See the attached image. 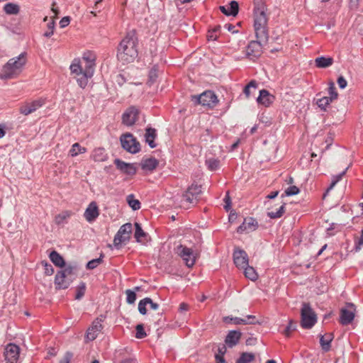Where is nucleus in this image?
I'll use <instances>...</instances> for the list:
<instances>
[{"label": "nucleus", "mask_w": 363, "mask_h": 363, "mask_svg": "<svg viewBox=\"0 0 363 363\" xmlns=\"http://www.w3.org/2000/svg\"><path fill=\"white\" fill-rule=\"evenodd\" d=\"M138 38L134 30L128 32L118 46L117 58L123 64L133 62L138 57Z\"/></svg>", "instance_id": "nucleus-1"}, {"label": "nucleus", "mask_w": 363, "mask_h": 363, "mask_svg": "<svg viewBox=\"0 0 363 363\" xmlns=\"http://www.w3.org/2000/svg\"><path fill=\"white\" fill-rule=\"evenodd\" d=\"M27 62V53L22 52L18 57L10 59L1 71L0 78L2 79H14L23 72Z\"/></svg>", "instance_id": "nucleus-2"}, {"label": "nucleus", "mask_w": 363, "mask_h": 363, "mask_svg": "<svg viewBox=\"0 0 363 363\" xmlns=\"http://www.w3.org/2000/svg\"><path fill=\"white\" fill-rule=\"evenodd\" d=\"M268 18L264 11L255 12L254 18V28L257 39L267 42L269 33L267 29Z\"/></svg>", "instance_id": "nucleus-3"}, {"label": "nucleus", "mask_w": 363, "mask_h": 363, "mask_svg": "<svg viewBox=\"0 0 363 363\" xmlns=\"http://www.w3.org/2000/svg\"><path fill=\"white\" fill-rule=\"evenodd\" d=\"M201 193V185L193 183L183 194L182 199V204L186 205V208H189L191 205L194 206L198 202Z\"/></svg>", "instance_id": "nucleus-4"}, {"label": "nucleus", "mask_w": 363, "mask_h": 363, "mask_svg": "<svg viewBox=\"0 0 363 363\" xmlns=\"http://www.w3.org/2000/svg\"><path fill=\"white\" fill-rule=\"evenodd\" d=\"M191 101H194L195 104H201L209 108H213L219 101L216 94L210 90L205 91L198 96H191Z\"/></svg>", "instance_id": "nucleus-5"}, {"label": "nucleus", "mask_w": 363, "mask_h": 363, "mask_svg": "<svg viewBox=\"0 0 363 363\" xmlns=\"http://www.w3.org/2000/svg\"><path fill=\"white\" fill-rule=\"evenodd\" d=\"M301 324L303 328L310 329L317 322V316L309 303H303L301 310Z\"/></svg>", "instance_id": "nucleus-6"}, {"label": "nucleus", "mask_w": 363, "mask_h": 363, "mask_svg": "<svg viewBox=\"0 0 363 363\" xmlns=\"http://www.w3.org/2000/svg\"><path fill=\"white\" fill-rule=\"evenodd\" d=\"M355 313L356 306L352 303L347 302L345 307L340 309V323L342 325H348L352 323L355 317Z\"/></svg>", "instance_id": "nucleus-7"}, {"label": "nucleus", "mask_w": 363, "mask_h": 363, "mask_svg": "<svg viewBox=\"0 0 363 363\" xmlns=\"http://www.w3.org/2000/svg\"><path fill=\"white\" fill-rule=\"evenodd\" d=\"M121 143L123 148L126 151L135 154L140 150V143L131 133H126L121 136Z\"/></svg>", "instance_id": "nucleus-8"}, {"label": "nucleus", "mask_w": 363, "mask_h": 363, "mask_svg": "<svg viewBox=\"0 0 363 363\" xmlns=\"http://www.w3.org/2000/svg\"><path fill=\"white\" fill-rule=\"evenodd\" d=\"M105 317L100 315V317L94 319L89 328L86 330V338L89 341L94 340L99 333L103 329L102 322H104Z\"/></svg>", "instance_id": "nucleus-9"}, {"label": "nucleus", "mask_w": 363, "mask_h": 363, "mask_svg": "<svg viewBox=\"0 0 363 363\" xmlns=\"http://www.w3.org/2000/svg\"><path fill=\"white\" fill-rule=\"evenodd\" d=\"M260 40H252L249 43L246 48V56L250 60L255 61L259 57L262 53V45Z\"/></svg>", "instance_id": "nucleus-10"}, {"label": "nucleus", "mask_w": 363, "mask_h": 363, "mask_svg": "<svg viewBox=\"0 0 363 363\" xmlns=\"http://www.w3.org/2000/svg\"><path fill=\"white\" fill-rule=\"evenodd\" d=\"M20 354V347L14 344L9 343L6 345L4 356L6 363H17Z\"/></svg>", "instance_id": "nucleus-11"}, {"label": "nucleus", "mask_w": 363, "mask_h": 363, "mask_svg": "<svg viewBox=\"0 0 363 363\" xmlns=\"http://www.w3.org/2000/svg\"><path fill=\"white\" fill-rule=\"evenodd\" d=\"M131 228H120L113 239V245L116 249H120L122 245H126L130 238Z\"/></svg>", "instance_id": "nucleus-12"}, {"label": "nucleus", "mask_w": 363, "mask_h": 363, "mask_svg": "<svg viewBox=\"0 0 363 363\" xmlns=\"http://www.w3.org/2000/svg\"><path fill=\"white\" fill-rule=\"evenodd\" d=\"M177 253L184 259L186 265L191 267L195 264V258L191 248L180 245L177 248Z\"/></svg>", "instance_id": "nucleus-13"}, {"label": "nucleus", "mask_w": 363, "mask_h": 363, "mask_svg": "<svg viewBox=\"0 0 363 363\" xmlns=\"http://www.w3.org/2000/svg\"><path fill=\"white\" fill-rule=\"evenodd\" d=\"M139 110L134 106L128 108L122 116V122L127 126H131L138 120Z\"/></svg>", "instance_id": "nucleus-14"}, {"label": "nucleus", "mask_w": 363, "mask_h": 363, "mask_svg": "<svg viewBox=\"0 0 363 363\" xmlns=\"http://www.w3.org/2000/svg\"><path fill=\"white\" fill-rule=\"evenodd\" d=\"M233 257V262L238 268H243L248 264V256L245 250L235 247Z\"/></svg>", "instance_id": "nucleus-15"}, {"label": "nucleus", "mask_w": 363, "mask_h": 363, "mask_svg": "<svg viewBox=\"0 0 363 363\" xmlns=\"http://www.w3.org/2000/svg\"><path fill=\"white\" fill-rule=\"evenodd\" d=\"M114 164L118 169L127 175L133 176L137 172V167L135 164L127 163L120 159L114 160Z\"/></svg>", "instance_id": "nucleus-16"}, {"label": "nucleus", "mask_w": 363, "mask_h": 363, "mask_svg": "<svg viewBox=\"0 0 363 363\" xmlns=\"http://www.w3.org/2000/svg\"><path fill=\"white\" fill-rule=\"evenodd\" d=\"M43 104L44 101L43 99H37L32 102H28L20 107L19 111L21 114L28 116L40 108Z\"/></svg>", "instance_id": "nucleus-17"}, {"label": "nucleus", "mask_w": 363, "mask_h": 363, "mask_svg": "<svg viewBox=\"0 0 363 363\" xmlns=\"http://www.w3.org/2000/svg\"><path fill=\"white\" fill-rule=\"evenodd\" d=\"M72 282L73 281L71 279L59 271L55 274L54 284L57 290L66 289Z\"/></svg>", "instance_id": "nucleus-18"}, {"label": "nucleus", "mask_w": 363, "mask_h": 363, "mask_svg": "<svg viewBox=\"0 0 363 363\" xmlns=\"http://www.w3.org/2000/svg\"><path fill=\"white\" fill-rule=\"evenodd\" d=\"M242 333L239 330H230L225 338L226 346L232 348L237 345L241 338Z\"/></svg>", "instance_id": "nucleus-19"}, {"label": "nucleus", "mask_w": 363, "mask_h": 363, "mask_svg": "<svg viewBox=\"0 0 363 363\" xmlns=\"http://www.w3.org/2000/svg\"><path fill=\"white\" fill-rule=\"evenodd\" d=\"M63 269L60 270L62 274H65L66 277L71 279L73 281L75 280L78 275V272L79 267L76 263H69L68 264H65V266L63 267Z\"/></svg>", "instance_id": "nucleus-20"}, {"label": "nucleus", "mask_w": 363, "mask_h": 363, "mask_svg": "<svg viewBox=\"0 0 363 363\" xmlns=\"http://www.w3.org/2000/svg\"><path fill=\"white\" fill-rule=\"evenodd\" d=\"M275 97L271 94L267 90L262 89L259 91V95L257 99L259 104H262L265 107H269L274 101Z\"/></svg>", "instance_id": "nucleus-21"}, {"label": "nucleus", "mask_w": 363, "mask_h": 363, "mask_svg": "<svg viewBox=\"0 0 363 363\" xmlns=\"http://www.w3.org/2000/svg\"><path fill=\"white\" fill-rule=\"evenodd\" d=\"M334 339V335L332 333H325L320 336V345L323 352H329L331 349V342Z\"/></svg>", "instance_id": "nucleus-22"}, {"label": "nucleus", "mask_w": 363, "mask_h": 363, "mask_svg": "<svg viewBox=\"0 0 363 363\" xmlns=\"http://www.w3.org/2000/svg\"><path fill=\"white\" fill-rule=\"evenodd\" d=\"M99 216V208L95 202H91L84 212V217L88 221L95 220Z\"/></svg>", "instance_id": "nucleus-23"}, {"label": "nucleus", "mask_w": 363, "mask_h": 363, "mask_svg": "<svg viewBox=\"0 0 363 363\" xmlns=\"http://www.w3.org/2000/svg\"><path fill=\"white\" fill-rule=\"evenodd\" d=\"M140 165L143 170L152 172L159 165V161L155 157L143 159Z\"/></svg>", "instance_id": "nucleus-24"}, {"label": "nucleus", "mask_w": 363, "mask_h": 363, "mask_svg": "<svg viewBox=\"0 0 363 363\" xmlns=\"http://www.w3.org/2000/svg\"><path fill=\"white\" fill-rule=\"evenodd\" d=\"M134 237L136 241L142 245H146L151 241L150 235L145 232L143 228H135Z\"/></svg>", "instance_id": "nucleus-25"}, {"label": "nucleus", "mask_w": 363, "mask_h": 363, "mask_svg": "<svg viewBox=\"0 0 363 363\" xmlns=\"http://www.w3.org/2000/svg\"><path fill=\"white\" fill-rule=\"evenodd\" d=\"M157 137L156 130L153 128H147L145 130V142L149 145L151 148H154L157 146V144L155 143V139Z\"/></svg>", "instance_id": "nucleus-26"}, {"label": "nucleus", "mask_w": 363, "mask_h": 363, "mask_svg": "<svg viewBox=\"0 0 363 363\" xmlns=\"http://www.w3.org/2000/svg\"><path fill=\"white\" fill-rule=\"evenodd\" d=\"M333 64V58L330 57H318L315 60V67L318 68H327Z\"/></svg>", "instance_id": "nucleus-27"}, {"label": "nucleus", "mask_w": 363, "mask_h": 363, "mask_svg": "<svg viewBox=\"0 0 363 363\" xmlns=\"http://www.w3.org/2000/svg\"><path fill=\"white\" fill-rule=\"evenodd\" d=\"M51 262L59 267H63L65 266V262L64 258L55 250L52 251L49 255Z\"/></svg>", "instance_id": "nucleus-28"}, {"label": "nucleus", "mask_w": 363, "mask_h": 363, "mask_svg": "<svg viewBox=\"0 0 363 363\" xmlns=\"http://www.w3.org/2000/svg\"><path fill=\"white\" fill-rule=\"evenodd\" d=\"M92 158L96 162H104L107 159V155L104 148H96L92 154Z\"/></svg>", "instance_id": "nucleus-29"}, {"label": "nucleus", "mask_w": 363, "mask_h": 363, "mask_svg": "<svg viewBox=\"0 0 363 363\" xmlns=\"http://www.w3.org/2000/svg\"><path fill=\"white\" fill-rule=\"evenodd\" d=\"M239 223L240 224L238 227H255L257 225V221L252 217L243 218V216H241L239 218Z\"/></svg>", "instance_id": "nucleus-30"}, {"label": "nucleus", "mask_w": 363, "mask_h": 363, "mask_svg": "<svg viewBox=\"0 0 363 363\" xmlns=\"http://www.w3.org/2000/svg\"><path fill=\"white\" fill-rule=\"evenodd\" d=\"M242 269H244V274L246 278L252 281H255L257 279L258 275L252 267H250L247 264Z\"/></svg>", "instance_id": "nucleus-31"}, {"label": "nucleus", "mask_w": 363, "mask_h": 363, "mask_svg": "<svg viewBox=\"0 0 363 363\" xmlns=\"http://www.w3.org/2000/svg\"><path fill=\"white\" fill-rule=\"evenodd\" d=\"M4 11L6 14L16 15L19 13L20 8L17 4L8 3L4 5Z\"/></svg>", "instance_id": "nucleus-32"}, {"label": "nucleus", "mask_w": 363, "mask_h": 363, "mask_svg": "<svg viewBox=\"0 0 363 363\" xmlns=\"http://www.w3.org/2000/svg\"><path fill=\"white\" fill-rule=\"evenodd\" d=\"M80 62L83 65V73H84V75L92 77L94 72L95 62Z\"/></svg>", "instance_id": "nucleus-33"}, {"label": "nucleus", "mask_w": 363, "mask_h": 363, "mask_svg": "<svg viewBox=\"0 0 363 363\" xmlns=\"http://www.w3.org/2000/svg\"><path fill=\"white\" fill-rule=\"evenodd\" d=\"M86 152V148L82 147L78 143H76L72 145L70 150L69 155L72 157H76L79 154H82Z\"/></svg>", "instance_id": "nucleus-34"}, {"label": "nucleus", "mask_w": 363, "mask_h": 363, "mask_svg": "<svg viewBox=\"0 0 363 363\" xmlns=\"http://www.w3.org/2000/svg\"><path fill=\"white\" fill-rule=\"evenodd\" d=\"M255 359V354L250 352H242L235 363H250Z\"/></svg>", "instance_id": "nucleus-35"}, {"label": "nucleus", "mask_w": 363, "mask_h": 363, "mask_svg": "<svg viewBox=\"0 0 363 363\" xmlns=\"http://www.w3.org/2000/svg\"><path fill=\"white\" fill-rule=\"evenodd\" d=\"M224 323L227 324H235V325H245V320L243 318L225 316L223 318Z\"/></svg>", "instance_id": "nucleus-36"}, {"label": "nucleus", "mask_w": 363, "mask_h": 363, "mask_svg": "<svg viewBox=\"0 0 363 363\" xmlns=\"http://www.w3.org/2000/svg\"><path fill=\"white\" fill-rule=\"evenodd\" d=\"M103 258H104V254H101L100 257L96 259H93L90 261H89L86 264V269H94L97 267L98 265L101 264L103 262Z\"/></svg>", "instance_id": "nucleus-37"}, {"label": "nucleus", "mask_w": 363, "mask_h": 363, "mask_svg": "<svg viewBox=\"0 0 363 363\" xmlns=\"http://www.w3.org/2000/svg\"><path fill=\"white\" fill-rule=\"evenodd\" d=\"M363 247V229L359 236L354 237V246L353 250L357 252Z\"/></svg>", "instance_id": "nucleus-38"}, {"label": "nucleus", "mask_w": 363, "mask_h": 363, "mask_svg": "<svg viewBox=\"0 0 363 363\" xmlns=\"http://www.w3.org/2000/svg\"><path fill=\"white\" fill-rule=\"evenodd\" d=\"M330 98L328 96H323L317 100V105L319 108H320L322 110L325 111L326 107L332 102Z\"/></svg>", "instance_id": "nucleus-39"}, {"label": "nucleus", "mask_w": 363, "mask_h": 363, "mask_svg": "<svg viewBox=\"0 0 363 363\" xmlns=\"http://www.w3.org/2000/svg\"><path fill=\"white\" fill-rule=\"evenodd\" d=\"M86 284L83 281L80 282L76 289L75 299L80 300L85 294Z\"/></svg>", "instance_id": "nucleus-40"}, {"label": "nucleus", "mask_w": 363, "mask_h": 363, "mask_svg": "<svg viewBox=\"0 0 363 363\" xmlns=\"http://www.w3.org/2000/svg\"><path fill=\"white\" fill-rule=\"evenodd\" d=\"M206 164L211 171L216 170L220 166V160L215 158H210L206 160Z\"/></svg>", "instance_id": "nucleus-41"}, {"label": "nucleus", "mask_w": 363, "mask_h": 363, "mask_svg": "<svg viewBox=\"0 0 363 363\" xmlns=\"http://www.w3.org/2000/svg\"><path fill=\"white\" fill-rule=\"evenodd\" d=\"M127 201H128L129 206L133 210H138L140 208V201L138 199H135L134 196L133 194H130L127 196Z\"/></svg>", "instance_id": "nucleus-42"}, {"label": "nucleus", "mask_w": 363, "mask_h": 363, "mask_svg": "<svg viewBox=\"0 0 363 363\" xmlns=\"http://www.w3.org/2000/svg\"><path fill=\"white\" fill-rule=\"evenodd\" d=\"M256 89L257 88V82L255 80H251L244 88L243 93L247 99L250 96V89Z\"/></svg>", "instance_id": "nucleus-43"}, {"label": "nucleus", "mask_w": 363, "mask_h": 363, "mask_svg": "<svg viewBox=\"0 0 363 363\" xmlns=\"http://www.w3.org/2000/svg\"><path fill=\"white\" fill-rule=\"evenodd\" d=\"M72 213L70 211H65L62 213L55 216V220L57 225H61L64 223V220L67 219V218H69Z\"/></svg>", "instance_id": "nucleus-44"}, {"label": "nucleus", "mask_w": 363, "mask_h": 363, "mask_svg": "<svg viewBox=\"0 0 363 363\" xmlns=\"http://www.w3.org/2000/svg\"><path fill=\"white\" fill-rule=\"evenodd\" d=\"M150 301V298L146 297L140 301L138 303V311L142 315H145L147 313L146 306L147 305V302Z\"/></svg>", "instance_id": "nucleus-45"}, {"label": "nucleus", "mask_w": 363, "mask_h": 363, "mask_svg": "<svg viewBox=\"0 0 363 363\" xmlns=\"http://www.w3.org/2000/svg\"><path fill=\"white\" fill-rule=\"evenodd\" d=\"M254 5H255L254 13L260 12V11L265 12L267 10L266 5H265L264 0H254Z\"/></svg>", "instance_id": "nucleus-46"}, {"label": "nucleus", "mask_w": 363, "mask_h": 363, "mask_svg": "<svg viewBox=\"0 0 363 363\" xmlns=\"http://www.w3.org/2000/svg\"><path fill=\"white\" fill-rule=\"evenodd\" d=\"M328 94L330 95L328 97L330 98L332 101L337 99L338 93L336 91V88L333 82H330L329 83Z\"/></svg>", "instance_id": "nucleus-47"}, {"label": "nucleus", "mask_w": 363, "mask_h": 363, "mask_svg": "<svg viewBox=\"0 0 363 363\" xmlns=\"http://www.w3.org/2000/svg\"><path fill=\"white\" fill-rule=\"evenodd\" d=\"M70 70L72 73L76 74L77 75L79 76L80 74H83V65L79 63H72L70 65Z\"/></svg>", "instance_id": "nucleus-48"}, {"label": "nucleus", "mask_w": 363, "mask_h": 363, "mask_svg": "<svg viewBox=\"0 0 363 363\" xmlns=\"http://www.w3.org/2000/svg\"><path fill=\"white\" fill-rule=\"evenodd\" d=\"M296 323L295 321H294L293 320H290L289 321L287 326L286 327V328L284 331V334L286 337H289L291 335V333L292 331H294L296 330Z\"/></svg>", "instance_id": "nucleus-49"}, {"label": "nucleus", "mask_w": 363, "mask_h": 363, "mask_svg": "<svg viewBox=\"0 0 363 363\" xmlns=\"http://www.w3.org/2000/svg\"><path fill=\"white\" fill-rule=\"evenodd\" d=\"M242 216L238 215L235 211H231L228 216V221L231 225H240L239 218Z\"/></svg>", "instance_id": "nucleus-50"}, {"label": "nucleus", "mask_w": 363, "mask_h": 363, "mask_svg": "<svg viewBox=\"0 0 363 363\" xmlns=\"http://www.w3.org/2000/svg\"><path fill=\"white\" fill-rule=\"evenodd\" d=\"M284 206H285V203H283L280 207L278 209V211H270V212H268V216L271 218H280L284 212Z\"/></svg>", "instance_id": "nucleus-51"}, {"label": "nucleus", "mask_w": 363, "mask_h": 363, "mask_svg": "<svg viewBox=\"0 0 363 363\" xmlns=\"http://www.w3.org/2000/svg\"><path fill=\"white\" fill-rule=\"evenodd\" d=\"M229 14L233 16H237L239 11V5L236 1H231L230 3Z\"/></svg>", "instance_id": "nucleus-52"}, {"label": "nucleus", "mask_w": 363, "mask_h": 363, "mask_svg": "<svg viewBox=\"0 0 363 363\" xmlns=\"http://www.w3.org/2000/svg\"><path fill=\"white\" fill-rule=\"evenodd\" d=\"M229 14L233 16H237L239 11V5L236 1H231L230 3Z\"/></svg>", "instance_id": "nucleus-53"}, {"label": "nucleus", "mask_w": 363, "mask_h": 363, "mask_svg": "<svg viewBox=\"0 0 363 363\" xmlns=\"http://www.w3.org/2000/svg\"><path fill=\"white\" fill-rule=\"evenodd\" d=\"M136 333L135 337L138 339H143L147 336V334L145 331L144 326L143 324L137 325L135 328Z\"/></svg>", "instance_id": "nucleus-54"}, {"label": "nucleus", "mask_w": 363, "mask_h": 363, "mask_svg": "<svg viewBox=\"0 0 363 363\" xmlns=\"http://www.w3.org/2000/svg\"><path fill=\"white\" fill-rule=\"evenodd\" d=\"M126 294V301L129 304H133L136 300V294L134 291L130 289H127L125 291Z\"/></svg>", "instance_id": "nucleus-55"}, {"label": "nucleus", "mask_w": 363, "mask_h": 363, "mask_svg": "<svg viewBox=\"0 0 363 363\" xmlns=\"http://www.w3.org/2000/svg\"><path fill=\"white\" fill-rule=\"evenodd\" d=\"M157 78V69L155 67L152 68L149 72V79L147 84L151 86L153 83L155 82Z\"/></svg>", "instance_id": "nucleus-56"}, {"label": "nucleus", "mask_w": 363, "mask_h": 363, "mask_svg": "<svg viewBox=\"0 0 363 363\" xmlns=\"http://www.w3.org/2000/svg\"><path fill=\"white\" fill-rule=\"evenodd\" d=\"M348 169V167H347L344 171H342L341 173L334 176L333 177V180H332V182L329 186V188L328 189V191H329L330 189H333L334 187V186L340 181L341 180V179L342 178L343 175H345L347 169Z\"/></svg>", "instance_id": "nucleus-57"}, {"label": "nucleus", "mask_w": 363, "mask_h": 363, "mask_svg": "<svg viewBox=\"0 0 363 363\" xmlns=\"http://www.w3.org/2000/svg\"><path fill=\"white\" fill-rule=\"evenodd\" d=\"M55 28V21L52 20L47 24V30L44 33V36L50 38L53 35Z\"/></svg>", "instance_id": "nucleus-58"}, {"label": "nucleus", "mask_w": 363, "mask_h": 363, "mask_svg": "<svg viewBox=\"0 0 363 363\" xmlns=\"http://www.w3.org/2000/svg\"><path fill=\"white\" fill-rule=\"evenodd\" d=\"M245 320V325H255V324H260L259 320L257 319L256 316L253 315H247L245 318H243Z\"/></svg>", "instance_id": "nucleus-59"}, {"label": "nucleus", "mask_w": 363, "mask_h": 363, "mask_svg": "<svg viewBox=\"0 0 363 363\" xmlns=\"http://www.w3.org/2000/svg\"><path fill=\"white\" fill-rule=\"evenodd\" d=\"M81 77H78L77 79V83L79 84V86L82 88V89H84L86 87V86L87 85V83H88V79L89 78H91V77H86L84 75V73L80 74Z\"/></svg>", "instance_id": "nucleus-60"}, {"label": "nucleus", "mask_w": 363, "mask_h": 363, "mask_svg": "<svg viewBox=\"0 0 363 363\" xmlns=\"http://www.w3.org/2000/svg\"><path fill=\"white\" fill-rule=\"evenodd\" d=\"M42 265L44 267L45 274L47 276H50L54 273L53 267L46 261H43Z\"/></svg>", "instance_id": "nucleus-61"}, {"label": "nucleus", "mask_w": 363, "mask_h": 363, "mask_svg": "<svg viewBox=\"0 0 363 363\" xmlns=\"http://www.w3.org/2000/svg\"><path fill=\"white\" fill-rule=\"evenodd\" d=\"M299 189L296 186H290L285 190V195L286 196H294L296 195L299 193Z\"/></svg>", "instance_id": "nucleus-62"}, {"label": "nucleus", "mask_w": 363, "mask_h": 363, "mask_svg": "<svg viewBox=\"0 0 363 363\" xmlns=\"http://www.w3.org/2000/svg\"><path fill=\"white\" fill-rule=\"evenodd\" d=\"M83 62H95V56L91 52H86L83 55L82 61Z\"/></svg>", "instance_id": "nucleus-63"}, {"label": "nucleus", "mask_w": 363, "mask_h": 363, "mask_svg": "<svg viewBox=\"0 0 363 363\" xmlns=\"http://www.w3.org/2000/svg\"><path fill=\"white\" fill-rule=\"evenodd\" d=\"M73 354L71 352H67L59 363H70Z\"/></svg>", "instance_id": "nucleus-64"}]
</instances>
